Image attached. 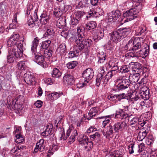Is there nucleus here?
<instances>
[{"label": "nucleus", "instance_id": "1", "mask_svg": "<svg viewBox=\"0 0 157 157\" xmlns=\"http://www.w3.org/2000/svg\"><path fill=\"white\" fill-rule=\"evenodd\" d=\"M72 36L70 38L71 41L74 42L76 44V47L79 50H82L86 46L89 47L92 44V40L90 39L84 40L85 36V28L82 26H78L77 29H74L71 31Z\"/></svg>", "mask_w": 157, "mask_h": 157}, {"label": "nucleus", "instance_id": "2", "mask_svg": "<svg viewBox=\"0 0 157 157\" xmlns=\"http://www.w3.org/2000/svg\"><path fill=\"white\" fill-rule=\"evenodd\" d=\"M132 7L124 13L123 17H127L123 21L124 23L133 20L137 17V13H138L142 8V4L139 2H135L133 3Z\"/></svg>", "mask_w": 157, "mask_h": 157}, {"label": "nucleus", "instance_id": "3", "mask_svg": "<svg viewBox=\"0 0 157 157\" xmlns=\"http://www.w3.org/2000/svg\"><path fill=\"white\" fill-rule=\"evenodd\" d=\"M38 43L37 37L34 38L32 42L31 51L33 53V57L36 63L43 67L45 68L47 67V65L45 61L44 56L36 52V48L38 45Z\"/></svg>", "mask_w": 157, "mask_h": 157}, {"label": "nucleus", "instance_id": "4", "mask_svg": "<svg viewBox=\"0 0 157 157\" xmlns=\"http://www.w3.org/2000/svg\"><path fill=\"white\" fill-rule=\"evenodd\" d=\"M24 44H23L24 45ZM14 48H10L9 49V55L7 57V62L12 63L14 62L13 56L16 58H19L22 57L23 55V44L20 43L17 46H15Z\"/></svg>", "mask_w": 157, "mask_h": 157}, {"label": "nucleus", "instance_id": "5", "mask_svg": "<svg viewBox=\"0 0 157 157\" xmlns=\"http://www.w3.org/2000/svg\"><path fill=\"white\" fill-rule=\"evenodd\" d=\"M64 131V129H63ZM72 132L70 137L68 139V141L67 144L69 145L73 143L75 140L76 137L78 135L77 131L76 130L72 129V128H69L67 130L66 135H65L64 131L62 132L61 133V135L60 137V140H66L67 138L70 136L71 132Z\"/></svg>", "mask_w": 157, "mask_h": 157}, {"label": "nucleus", "instance_id": "6", "mask_svg": "<svg viewBox=\"0 0 157 157\" xmlns=\"http://www.w3.org/2000/svg\"><path fill=\"white\" fill-rule=\"evenodd\" d=\"M105 73L104 68L103 67H100L98 70L96 79L95 84L97 87L105 85L108 83L107 79L104 76Z\"/></svg>", "mask_w": 157, "mask_h": 157}, {"label": "nucleus", "instance_id": "7", "mask_svg": "<svg viewBox=\"0 0 157 157\" xmlns=\"http://www.w3.org/2000/svg\"><path fill=\"white\" fill-rule=\"evenodd\" d=\"M20 37L19 35L17 33H13V34L11 36L9 40L8 41L7 44V46L9 47H13L12 48H14L15 46H17L20 43H21L23 44V48L22 49V51L25 49V46L26 45L25 43L24 42V40L19 41V43H17Z\"/></svg>", "mask_w": 157, "mask_h": 157}, {"label": "nucleus", "instance_id": "8", "mask_svg": "<svg viewBox=\"0 0 157 157\" xmlns=\"http://www.w3.org/2000/svg\"><path fill=\"white\" fill-rule=\"evenodd\" d=\"M130 76H125L121 77L117 81V86L118 90H125L130 86L131 82L129 81Z\"/></svg>", "mask_w": 157, "mask_h": 157}, {"label": "nucleus", "instance_id": "9", "mask_svg": "<svg viewBox=\"0 0 157 157\" xmlns=\"http://www.w3.org/2000/svg\"><path fill=\"white\" fill-rule=\"evenodd\" d=\"M82 75L86 82L88 83L94 76V70L91 68H88L83 71Z\"/></svg>", "mask_w": 157, "mask_h": 157}, {"label": "nucleus", "instance_id": "10", "mask_svg": "<svg viewBox=\"0 0 157 157\" xmlns=\"http://www.w3.org/2000/svg\"><path fill=\"white\" fill-rule=\"evenodd\" d=\"M109 35L111 39L115 42L116 44L120 41L121 40L123 39L118 29L110 33Z\"/></svg>", "mask_w": 157, "mask_h": 157}, {"label": "nucleus", "instance_id": "11", "mask_svg": "<svg viewBox=\"0 0 157 157\" xmlns=\"http://www.w3.org/2000/svg\"><path fill=\"white\" fill-rule=\"evenodd\" d=\"M75 81V77L70 74H65L63 77V82L67 85L72 86Z\"/></svg>", "mask_w": 157, "mask_h": 157}, {"label": "nucleus", "instance_id": "12", "mask_svg": "<svg viewBox=\"0 0 157 157\" xmlns=\"http://www.w3.org/2000/svg\"><path fill=\"white\" fill-rule=\"evenodd\" d=\"M109 21H115L121 16V13L118 10L113 11L109 13L108 14Z\"/></svg>", "mask_w": 157, "mask_h": 157}, {"label": "nucleus", "instance_id": "13", "mask_svg": "<svg viewBox=\"0 0 157 157\" xmlns=\"http://www.w3.org/2000/svg\"><path fill=\"white\" fill-rule=\"evenodd\" d=\"M133 72L139 73L141 74L142 71V67L141 64L138 62H132L129 64Z\"/></svg>", "mask_w": 157, "mask_h": 157}, {"label": "nucleus", "instance_id": "14", "mask_svg": "<svg viewBox=\"0 0 157 157\" xmlns=\"http://www.w3.org/2000/svg\"><path fill=\"white\" fill-rule=\"evenodd\" d=\"M141 40H143V38L142 37H136L133 40L132 50L133 52L141 48Z\"/></svg>", "mask_w": 157, "mask_h": 157}, {"label": "nucleus", "instance_id": "15", "mask_svg": "<svg viewBox=\"0 0 157 157\" xmlns=\"http://www.w3.org/2000/svg\"><path fill=\"white\" fill-rule=\"evenodd\" d=\"M125 122H118L116 123L113 127L115 132H118L119 131H122L126 126Z\"/></svg>", "mask_w": 157, "mask_h": 157}, {"label": "nucleus", "instance_id": "16", "mask_svg": "<svg viewBox=\"0 0 157 157\" xmlns=\"http://www.w3.org/2000/svg\"><path fill=\"white\" fill-rule=\"evenodd\" d=\"M44 140L43 139H41L36 144L34 150V153H36L39 150L40 151H43L45 147L44 144Z\"/></svg>", "mask_w": 157, "mask_h": 157}, {"label": "nucleus", "instance_id": "17", "mask_svg": "<svg viewBox=\"0 0 157 157\" xmlns=\"http://www.w3.org/2000/svg\"><path fill=\"white\" fill-rule=\"evenodd\" d=\"M114 128L111 125H109L107 126L106 129H104L103 132V134L104 136L106 138H109L113 136Z\"/></svg>", "mask_w": 157, "mask_h": 157}, {"label": "nucleus", "instance_id": "18", "mask_svg": "<svg viewBox=\"0 0 157 157\" xmlns=\"http://www.w3.org/2000/svg\"><path fill=\"white\" fill-rule=\"evenodd\" d=\"M118 63V60L117 59L113 58L109 62L108 65L109 67L112 68V70L117 71L118 69L117 66Z\"/></svg>", "mask_w": 157, "mask_h": 157}, {"label": "nucleus", "instance_id": "19", "mask_svg": "<svg viewBox=\"0 0 157 157\" xmlns=\"http://www.w3.org/2000/svg\"><path fill=\"white\" fill-rule=\"evenodd\" d=\"M143 90L140 92V95L144 100H147L149 98V89L147 86L143 87Z\"/></svg>", "mask_w": 157, "mask_h": 157}, {"label": "nucleus", "instance_id": "20", "mask_svg": "<svg viewBox=\"0 0 157 157\" xmlns=\"http://www.w3.org/2000/svg\"><path fill=\"white\" fill-rule=\"evenodd\" d=\"M128 117V115L124 112L123 109H118L116 112L115 117L116 118H120L123 119L126 118Z\"/></svg>", "mask_w": 157, "mask_h": 157}, {"label": "nucleus", "instance_id": "21", "mask_svg": "<svg viewBox=\"0 0 157 157\" xmlns=\"http://www.w3.org/2000/svg\"><path fill=\"white\" fill-rule=\"evenodd\" d=\"M124 153L123 149H120L119 151H116L113 153L109 154L105 157H124Z\"/></svg>", "mask_w": 157, "mask_h": 157}, {"label": "nucleus", "instance_id": "22", "mask_svg": "<svg viewBox=\"0 0 157 157\" xmlns=\"http://www.w3.org/2000/svg\"><path fill=\"white\" fill-rule=\"evenodd\" d=\"M24 80L25 82L28 84L31 85L33 84V82L34 81L33 76L28 73H25L24 76Z\"/></svg>", "mask_w": 157, "mask_h": 157}, {"label": "nucleus", "instance_id": "23", "mask_svg": "<svg viewBox=\"0 0 157 157\" xmlns=\"http://www.w3.org/2000/svg\"><path fill=\"white\" fill-rule=\"evenodd\" d=\"M122 39L125 38L131 32V29L130 27L122 28L118 29Z\"/></svg>", "mask_w": 157, "mask_h": 157}, {"label": "nucleus", "instance_id": "24", "mask_svg": "<svg viewBox=\"0 0 157 157\" xmlns=\"http://www.w3.org/2000/svg\"><path fill=\"white\" fill-rule=\"evenodd\" d=\"M98 108L97 107L91 108L88 115L87 116V119L90 120L92 118L95 117L98 112Z\"/></svg>", "mask_w": 157, "mask_h": 157}, {"label": "nucleus", "instance_id": "25", "mask_svg": "<svg viewBox=\"0 0 157 157\" xmlns=\"http://www.w3.org/2000/svg\"><path fill=\"white\" fill-rule=\"evenodd\" d=\"M57 53L60 56H64L66 54L67 50L66 46L64 43H63L59 45L57 50Z\"/></svg>", "mask_w": 157, "mask_h": 157}, {"label": "nucleus", "instance_id": "26", "mask_svg": "<svg viewBox=\"0 0 157 157\" xmlns=\"http://www.w3.org/2000/svg\"><path fill=\"white\" fill-rule=\"evenodd\" d=\"M55 31L54 30L52 29H48L45 33L44 35V37H47L49 39L51 40L54 39V35Z\"/></svg>", "mask_w": 157, "mask_h": 157}, {"label": "nucleus", "instance_id": "27", "mask_svg": "<svg viewBox=\"0 0 157 157\" xmlns=\"http://www.w3.org/2000/svg\"><path fill=\"white\" fill-rule=\"evenodd\" d=\"M78 139L79 144L83 147L89 141L87 137L82 134L80 135Z\"/></svg>", "mask_w": 157, "mask_h": 157}, {"label": "nucleus", "instance_id": "28", "mask_svg": "<svg viewBox=\"0 0 157 157\" xmlns=\"http://www.w3.org/2000/svg\"><path fill=\"white\" fill-rule=\"evenodd\" d=\"M3 79V81L1 80L0 81V82L3 84L4 86L6 87H9L10 85V81L11 79V78L9 75H6V77L3 78L2 76H0V79Z\"/></svg>", "mask_w": 157, "mask_h": 157}, {"label": "nucleus", "instance_id": "29", "mask_svg": "<svg viewBox=\"0 0 157 157\" xmlns=\"http://www.w3.org/2000/svg\"><path fill=\"white\" fill-rule=\"evenodd\" d=\"M141 74L139 73L133 72V75L131 76H129V81L131 82L136 83L138 82L140 77Z\"/></svg>", "mask_w": 157, "mask_h": 157}, {"label": "nucleus", "instance_id": "30", "mask_svg": "<svg viewBox=\"0 0 157 157\" xmlns=\"http://www.w3.org/2000/svg\"><path fill=\"white\" fill-rule=\"evenodd\" d=\"M51 40H48L43 41L41 43V49H45V50L47 49L51 45Z\"/></svg>", "mask_w": 157, "mask_h": 157}, {"label": "nucleus", "instance_id": "31", "mask_svg": "<svg viewBox=\"0 0 157 157\" xmlns=\"http://www.w3.org/2000/svg\"><path fill=\"white\" fill-rule=\"evenodd\" d=\"M97 25V24L95 21H91L86 24V28L87 30H90L95 28Z\"/></svg>", "mask_w": 157, "mask_h": 157}, {"label": "nucleus", "instance_id": "32", "mask_svg": "<svg viewBox=\"0 0 157 157\" xmlns=\"http://www.w3.org/2000/svg\"><path fill=\"white\" fill-rule=\"evenodd\" d=\"M52 76L54 78H59L61 75V73L59 70L57 68H54L52 71Z\"/></svg>", "mask_w": 157, "mask_h": 157}, {"label": "nucleus", "instance_id": "33", "mask_svg": "<svg viewBox=\"0 0 157 157\" xmlns=\"http://www.w3.org/2000/svg\"><path fill=\"white\" fill-rule=\"evenodd\" d=\"M78 64L77 61H73L69 62L66 64V66L68 69H72L75 67Z\"/></svg>", "mask_w": 157, "mask_h": 157}, {"label": "nucleus", "instance_id": "34", "mask_svg": "<svg viewBox=\"0 0 157 157\" xmlns=\"http://www.w3.org/2000/svg\"><path fill=\"white\" fill-rule=\"evenodd\" d=\"M117 71L111 70L109 71L106 74H105V73L104 74L105 77L107 79V82H108L109 80L112 78L113 75H115Z\"/></svg>", "mask_w": 157, "mask_h": 157}, {"label": "nucleus", "instance_id": "35", "mask_svg": "<svg viewBox=\"0 0 157 157\" xmlns=\"http://www.w3.org/2000/svg\"><path fill=\"white\" fill-rule=\"evenodd\" d=\"M150 46L148 45H146L144 48L141 49L142 51L140 52V54L142 55H144L147 56L148 55L149 52Z\"/></svg>", "mask_w": 157, "mask_h": 157}, {"label": "nucleus", "instance_id": "36", "mask_svg": "<svg viewBox=\"0 0 157 157\" xmlns=\"http://www.w3.org/2000/svg\"><path fill=\"white\" fill-rule=\"evenodd\" d=\"M51 96L53 100H56L61 96L63 95L62 92L59 91L58 92H54L51 94Z\"/></svg>", "mask_w": 157, "mask_h": 157}, {"label": "nucleus", "instance_id": "37", "mask_svg": "<svg viewBox=\"0 0 157 157\" xmlns=\"http://www.w3.org/2000/svg\"><path fill=\"white\" fill-rule=\"evenodd\" d=\"M88 13L89 16H86V17L87 18H90L91 17H96L97 16L98 14L95 10L92 8L90 9V10Z\"/></svg>", "mask_w": 157, "mask_h": 157}, {"label": "nucleus", "instance_id": "38", "mask_svg": "<svg viewBox=\"0 0 157 157\" xmlns=\"http://www.w3.org/2000/svg\"><path fill=\"white\" fill-rule=\"evenodd\" d=\"M131 70V67L127 65H124L121 67L120 69V71L122 73H125L130 71Z\"/></svg>", "mask_w": 157, "mask_h": 157}, {"label": "nucleus", "instance_id": "39", "mask_svg": "<svg viewBox=\"0 0 157 157\" xmlns=\"http://www.w3.org/2000/svg\"><path fill=\"white\" fill-rule=\"evenodd\" d=\"M138 122H139V119L137 117H133L132 119L130 122V125H135V126H132V127H137Z\"/></svg>", "mask_w": 157, "mask_h": 157}, {"label": "nucleus", "instance_id": "40", "mask_svg": "<svg viewBox=\"0 0 157 157\" xmlns=\"http://www.w3.org/2000/svg\"><path fill=\"white\" fill-rule=\"evenodd\" d=\"M93 143L91 141H88L83 147L84 149L87 151H90L93 148Z\"/></svg>", "mask_w": 157, "mask_h": 157}, {"label": "nucleus", "instance_id": "41", "mask_svg": "<svg viewBox=\"0 0 157 157\" xmlns=\"http://www.w3.org/2000/svg\"><path fill=\"white\" fill-rule=\"evenodd\" d=\"M17 67L19 70H24L26 68V65L25 61H20L17 64Z\"/></svg>", "mask_w": 157, "mask_h": 157}, {"label": "nucleus", "instance_id": "42", "mask_svg": "<svg viewBox=\"0 0 157 157\" xmlns=\"http://www.w3.org/2000/svg\"><path fill=\"white\" fill-rule=\"evenodd\" d=\"M62 11L59 8L55 9L54 12V15L57 18H59L62 15Z\"/></svg>", "mask_w": 157, "mask_h": 157}, {"label": "nucleus", "instance_id": "43", "mask_svg": "<svg viewBox=\"0 0 157 157\" xmlns=\"http://www.w3.org/2000/svg\"><path fill=\"white\" fill-rule=\"evenodd\" d=\"M49 135H52L54 132V130L53 129V126L52 124H47L46 126L45 129Z\"/></svg>", "mask_w": 157, "mask_h": 157}, {"label": "nucleus", "instance_id": "44", "mask_svg": "<svg viewBox=\"0 0 157 157\" xmlns=\"http://www.w3.org/2000/svg\"><path fill=\"white\" fill-rule=\"evenodd\" d=\"M52 48H49V49H46L44 50V54L45 57H50L52 56Z\"/></svg>", "mask_w": 157, "mask_h": 157}, {"label": "nucleus", "instance_id": "45", "mask_svg": "<svg viewBox=\"0 0 157 157\" xmlns=\"http://www.w3.org/2000/svg\"><path fill=\"white\" fill-rule=\"evenodd\" d=\"M95 36L98 40H100L104 36L103 30L101 29L98 31L97 35H95Z\"/></svg>", "mask_w": 157, "mask_h": 157}, {"label": "nucleus", "instance_id": "46", "mask_svg": "<svg viewBox=\"0 0 157 157\" xmlns=\"http://www.w3.org/2000/svg\"><path fill=\"white\" fill-rule=\"evenodd\" d=\"M132 41L133 40L132 39H131L129 41L128 43L126 44L124 47L125 50L129 51L131 50H132Z\"/></svg>", "mask_w": 157, "mask_h": 157}, {"label": "nucleus", "instance_id": "47", "mask_svg": "<svg viewBox=\"0 0 157 157\" xmlns=\"http://www.w3.org/2000/svg\"><path fill=\"white\" fill-rule=\"evenodd\" d=\"M15 109L20 112L23 108V105L21 104H18L17 103H15L14 105Z\"/></svg>", "mask_w": 157, "mask_h": 157}, {"label": "nucleus", "instance_id": "48", "mask_svg": "<svg viewBox=\"0 0 157 157\" xmlns=\"http://www.w3.org/2000/svg\"><path fill=\"white\" fill-rule=\"evenodd\" d=\"M142 50H140V51L138 52H130L128 55V56L132 57H138L139 56H140V52Z\"/></svg>", "mask_w": 157, "mask_h": 157}, {"label": "nucleus", "instance_id": "49", "mask_svg": "<svg viewBox=\"0 0 157 157\" xmlns=\"http://www.w3.org/2000/svg\"><path fill=\"white\" fill-rule=\"evenodd\" d=\"M75 16L78 19H80L85 14V12L83 11H77L75 13Z\"/></svg>", "mask_w": 157, "mask_h": 157}, {"label": "nucleus", "instance_id": "50", "mask_svg": "<svg viewBox=\"0 0 157 157\" xmlns=\"http://www.w3.org/2000/svg\"><path fill=\"white\" fill-rule=\"evenodd\" d=\"M145 133H143L142 132H140L138 135L137 139L139 141H142L146 137Z\"/></svg>", "mask_w": 157, "mask_h": 157}, {"label": "nucleus", "instance_id": "51", "mask_svg": "<svg viewBox=\"0 0 157 157\" xmlns=\"http://www.w3.org/2000/svg\"><path fill=\"white\" fill-rule=\"evenodd\" d=\"M100 136V134L98 132H96L95 133L90 136V138L91 140H97L99 137Z\"/></svg>", "mask_w": 157, "mask_h": 157}, {"label": "nucleus", "instance_id": "52", "mask_svg": "<svg viewBox=\"0 0 157 157\" xmlns=\"http://www.w3.org/2000/svg\"><path fill=\"white\" fill-rule=\"evenodd\" d=\"M79 20L75 17H73L71 21V24L73 25H76L79 23Z\"/></svg>", "mask_w": 157, "mask_h": 157}, {"label": "nucleus", "instance_id": "53", "mask_svg": "<svg viewBox=\"0 0 157 157\" xmlns=\"http://www.w3.org/2000/svg\"><path fill=\"white\" fill-rule=\"evenodd\" d=\"M88 82H86V81H84V82H82V81H80L77 84V87L78 88H82L84 87L86 85Z\"/></svg>", "mask_w": 157, "mask_h": 157}, {"label": "nucleus", "instance_id": "54", "mask_svg": "<svg viewBox=\"0 0 157 157\" xmlns=\"http://www.w3.org/2000/svg\"><path fill=\"white\" fill-rule=\"evenodd\" d=\"M50 18V17L47 16L46 17H44L43 18H40V22L42 23L43 24L45 25L48 22Z\"/></svg>", "mask_w": 157, "mask_h": 157}, {"label": "nucleus", "instance_id": "55", "mask_svg": "<svg viewBox=\"0 0 157 157\" xmlns=\"http://www.w3.org/2000/svg\"><path fill=\"white\" fill-rule=\"evenodd\" d=\"M28 24L29 26L33 27L34 25V21L33 20L32 16H30L28 21Z\"/></svg>", "mask_w": 157, "mask_h": 157}, {"label": "nucleus", "instance_id": "56", "mask_svg": "<svg viewBox=\"0 0 157 157\" xmlns=\"http://www.w3.org/2000/svg\"><path fill=\"white\" fill-rule=\"evenodd\" d=\"M118 100L119 101H121L122 99L125 98L126 96L124 93H122L121 94L115 95V96Z\"/></svg>", "mask_w": 157, "mask_h": 157}, {"label": "nucleus", "instance_id": "57", "mask_svg": "<svg viewBox=\"0 0 157 157\" xmlns=\"http://www.w3.org/2000/svg\"><path fill=\"white\" fill-rule=\"evenodd\" d=\"M130 96V100H131V101H137L139 99V97L136 96H135L133 95L132 93H131Z\"/></svg>", "mask_w": 157, "mask_h": 157}, {"label": "nucleus", "instance_id": "58", "mask_svg": "<svg viewBox=\"0 0 157 157\" xmlns=\"http://www.w3.org/2000/svg\"><path fill=\"white\" fill-rule=\"evenodd\" d=\"M134 144L133 143L131 144L128 147L129 149V153L130 154H132L134 152L133 148L134 147Z\"/></svg>", "mask_w": 157, "mask_h": 157}, {"label": "nucleus", "instance_id": "59", "mask_svg": "<svg viewBox=\"0 0 157 157\" xmlns=\"http://www.w3.org/2000/svg\"><path fill=\"white\" fill-rule=\"evenodd\" d=\"M139 149L138 151L140 153L142 151L144 150L145 148L144 144L143 143H141L139 145H138Z\"/></svg>", "mask_w": 157, "mask_h": 157}, {"label": "nucleus", "instance_id": "60", "mask_svg": "<svg viewBox=\"0 0 157 157\" xmlns=\"http://www.w3.org/2000/svg\"><path fill=\"white\" fill-rule=\"evenodd\" d=\"M116 43L113 40H112L111 38L109 40L108 42V45L109 46L110 48H113L115 45Z\"/></svg>", "mask_w": 157, "mask_h": 157}, {"label": "nucleus", "instance_id": "61", "mask_svg": "<svg viewBox=\"0 0 157 157\" xmlns=\"http://www.w3.org/2000/svg\"><path fill=\"white\" fill-rule=\"evenodd\" d=\"M97 129L93 126H91L87 130V133H90L93 132H94L96 131Z\"/></svg>", "mask_w": 157, "mask_h": 157}, {"label": "nucleus", "instance_id": "62", "mask_svg": "<svg viewBox=\"0 0 157 157\" xmlns=\"http://www.w3.org/2000/svg\"><path fill=\"white\" fill-rule=\"evenodd\" d=\"M42 103L43 102L41 101L38 100L36 102L34 105L37 108H39L42 106Z\"/></svg>", "mask_w": 157, "mask_h": 157}, {"label": "nucleus", "instance_id": "63", "mask_svg": "<svg viewBox=\"0 0 157 157\" xmlns=\"http://www.w3.org/2000/svg\"><path fill=\"white\" fill-rule=\"evenodd\" d=\"M106 54L104 52L101 51L99 52L98 54H97V57L98 58H99V57H106Z\"/></svg>", "mask_w": 157, "mask_h": 157}, {"label": "nucleus", "instance_id": "64", "mask_svg": "<svg viewBox=\"0 0 157 157\" xmlns=\"http://www.w3.org/2000/svg\"><path fill=\"white\" fill-rule=\"evenodd\" d=\"M69 33L67 30H63L61 33V35L64 38H66L68 36Z\"/></svg>", "mask_w": 157, "mask_h": 157}]
</instances>
